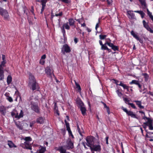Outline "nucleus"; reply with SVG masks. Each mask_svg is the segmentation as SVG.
<instances>
[{
	"instance_id": "11",
	"label": "nucleus",
	"mask_w": 153,
	"mask_h": 153,
	"mask_svg": "<svg viewBox=\"0 0 153 153\" xmlns=\"http://www.w3.org/2000/svg\"><path fill=\"white\" fill-rule=\"evenodd\" d=\"M131 34L134 38H135L137 41H139L140 43L142 44L143 43V39L140 38L137 34L135 33L133 30H132L131 32Z\"/></svg>"
},
{
	"instance_id": "55",
	"label": "nucleus",
	"mask_w": 153,
	"mask_h": 153,
	"mask_svg": "<svg viewBox=\"0 0 153 153\" xmlns=\"http://www.w3.org/2000/svg\"><path fill=\"white\" fill-rule=\"evenodd\" d=\"M58 109V107L57 104V103L56 102L54 103V110H56Z\"/></svg>"
},
{
	"instance_id": "23",
	"label": "nucleus",
	"mask_w": 153,
	"mask_h": 153,
	"mask_svg": "<svg viewBox=\"0 0 153 153\" xmlns=\"http://www.w3.org/2000/svg\"><path fill=\"white\" fill-rule=\"evenodd\" d=\"M127 115L128 116H130L132 118L137 119V117L136 114H134L133 112L132 111H129V112L128 114Z\"/></svg>"
},
{
	"instance_id": "22",
	"label": "nucleus",
	"mask_w": 153,
	"mask_h": 153,
	"mask_svg": "<svg viewBox=\"0 0 153 153\" xmlns=\"http://www.w3.org/2000/svg\"><path fill=\"white\" fill-rule=\"evenodd\" d=\"M76 102L77 104L78 105V107L79 108L84 106V103L81 99L77 100Z\"/></svg>"
},
{
	"instance_id": "34",
	"label": "nucleus",
	"mask_w": 153,
	"mask_h": 153,
	"mask_svg": "<svg viewBox=\"0 0 153 153\" xmlns=\"http://www.w3.org/2000/svg\"><path fill=\"white\" fill-rule=\"evenodd\" d=\"M6 60L2 61L0 64V68L3 69L4 67H5V64L6 63Z\"/></svg>"
},
{
	"instance_id": "26",
	"label": "nucleus",
	"mask_w": 153,
	"mask_h": 153,
	"mask_svg": "<svg viewBox=\"0 0 153 153\" xmlns=\"http://www.w3.org/2000/svg\"><path fill=\"white\" fill-rule=\"evenodd\" d=\"M142 75L144 76V77L145 79L144 80L145 81H148L149 79V75L147 73H142Z\"/></svg>"
},
{
	"instance_id": "47",
	"label": "nucleus",
	"mask_w": 153,
	"mask_h": 153,
	"mask_svg": "<svg viewBox=\"0 0 153 153\" xmlns=\"http://www.w3.org/2000/svg\"><path fill=\"white\" fill-rule=\"evenodd\" d=\"M107 48L108 47L105 45V44H104L101 46V49L102 50H105L107 49Z\"/></svg>"
},
{
	"instance_id": "41",
	"label": "nucleus",
	"mask_w": 153,
	"mask_h": 153,
	"mask_svg": "<svg viewBox=\"0 0 153 153\" xmlns=\"http://www.w3.org/2000/svg\"><path fill=\"white\" fill-rule=\"evenodd\" d=\"M8 145L10 148H12L14 146V144H13V142L10 141H8Z\"/></svg>"
},
{
	"instance_id": "51",
	"label": "nucleus",
	"mask_w": 153,
	"mask_h": 153,
	"mask_svg": "<svg viewBox=\"0 0 153 153\" xmlns=\"http://www.w3.org/2000/svg\"><path fill=\"white\" fill-rule=\"evenodd\" d=\"M6 99L10 102H12L13 101L12 98L10 96L7 97Z\"/></svg>"
},
{
	"instance_id": "9",
	"label": "nucleus",
	"mask_w": 153,
	"mask_h": 153,
	"mask_svg": "<svg viewBox=\"0 0 153 153\" xmlns=\"http://www.w3.org/2000/svg\"><path fill=\"white\" fill-rule=\"evenodd\" d=\"M20 146L24 149L30 150L32 149L31 144L30 143V142H24V143H21L20 144Z\"/></svg>"
},
{
	"instance_id": "10",
	"label": "nucleus",
	"mask_w": 153,
	"mask_h": 153,
	"mask_svg": "<svg viewBox=\"0 0 153 153\" xmlns=\"http://www.w3.org/2000/svg\"><path fill=\"white\" fill-rule=\"evenodd\" d=\"M37 1L39 2H40L41 3L42 7L41 9L40 13L42 14L43 12L44 11L46 6V3L48 1V0H40V1L38 0Z\"/></svg>"
},
{
	"instance_id": "6",
	"label": "nucleus",
	"mask_w": 153,
	"mask_h": 153,
	"mask_svg": "<svg viewBox=\"0 0 153 153\" xmlns=\"http://www.w3.org/2000/svg\"><path fill=\"white\" fill-rule=\"evenodd\" d=\"M70 28V26L68 25V23H65L63 24V26L61 27V30L63 34V36L64 38L65 37L66 35V31L65 29L69 30Z\"/></svg>"
},
{
	"instance_id": "63",
	"label": "nucleus",
	"mask_w": 153,
	"mask_h": 153,
	"mask_svg": "<svg viewBox=\"0 0 153 153\" xmlns=\"http://www.w3.org/2000/svg\"><path fill=\"white\" fill-rule=\"evenodd\" d=\"M10 93L8 92H6L5 94L4 95L6 97H9L10 96Z\"/></svg>"
},
{
	"instance_id": "15",
	"label": "nucleus",
	"mask_w": 153,
	"mask_h": 153,
	"mask_svg": "<svg viewBox=\"0 0 153 153\" xmlns=\"http://www.w3.org/2000/svg\"><path fill=\"white\" fill-rule=\"evenodd\" d=\"M68 23L70 26H73L74 27H76L75 25V21L72 18H70L68 19Z\"/></svg>"
},
{
	"instance_id": "56",
	"label": "nucleus",
	"mask_w": 153,
	"mask_h": 153,
	"mask_svg": "<svg viewBox=\"0 0 153 153\" xmlns=\"http://www.w3.org/2000/svg\"><path fill=\"white\" fill-rule=\"evenodd\" d=\"M68 133L69 135V136H71L72 138H74V136L73 135V134L72 132L71 131L68 132Z\"/></svg>"
},
{
	"instance_id": "39",
	"label": "nucleus",
	"mask_w": 153,
	"mask_h": 153,
	"mask_svg": "<svg viewBox=\"0 0 153 153\" xmlns=\"http://www.w3.org/2000/svg\"><path fill=\"white\" fill-rule=\"evenodd\" d=\"M75 85L76 86V88L78 89V91L79 92H80L81 91V88L80 85L79 84L75 82Z\"/></svg>"
},
{
	"instance_id": "13",
	"label": "nucleus",
	"mask_w": 153,
	"mask_h": 153,
	"mask_svg": "<svg viewBox=\"0 0 153 153\" xmlns=\"http://www.w3.org/2000/svg\"><path fill=\"white\" fill-rule=\"evenodd\" d=\"M132 12H133V11L128 10L127 11V14L129 16H128L129 19H135V14H134L132 13Z\"/></svg>"
},
{
	"instance_id": "59",
	"label": "nucleus",
	"mask_w": 153,
	"mask_h": 153,
	"mask_svg": "<svg viewBox=\"0 0 153 153\" xmlns=\"http://www.w3.org/2000/svg\"><path fill=\"white\" fill-rule=\"evenodd\" d=\"M54 113L55 114H57L58 116H59L60 115V114L59 113V111L58 110H54Z\"/></svg>"
},
{
	"instance_id": "16",
	"label": "nucleus",
	"mask_w": 153,
	"mask_h": 153,
	"mask_svg": "<svg viewBox=\"0 0 153 153\" xmlns=\"http://www.w3.org/2000/svg\"><path fill=\"white\" fill-rule=\"evenodd\" d=\"M67 146L69 149H72L74 146V143L70 139H69L67 142Z\"/></svg>"
},
{
	"instance_id": "8",
	"label": "nucleus",
	"mask_w": 153,
	"mask_h": 153,
	"mask_svg": "<svg viewBox=\"0 0 153 153\" xmlns=\"http://www.w3.org/2000/svg\"><path fill=\"white\" fill-rule=\"evenodd\" d=\"M52 71V68L48 66L45 69V72L48 76L52 78V75L55 76V75L53 73V71Z\"/></svg>"
},
{
	"instance_id": "4",
	"label": "nucleus",
	"mask_w": 153,
	"mask_h": 153,
	"mask_svg": "<svg viewBox=\"0 0 153 153\" xmlns=\"http://www.w3.org/2000/svg\"><path fill=\"white\" fill-rule=\"evenodd\" d=\"M71 51L70 47L67 44H65L63 45L61 50V52L63 54L65 55V53H69Z\"/></svg>"
},
{
	"instance_id": "46",
	"label": "nucleus",
	"mask_w": 153,
	"mask_h": 153,
	"mask_svg": "<svg viewBox=\"0 0 153 153\" xmlns=\"http://www.w3.org/2000/svg\"><path fill=\"white\" fill-rule=\"evenodd\" d=\"M111 49L115 51H119V47L118 46L114 45L111 48Z\"/></svg>"
},
{
	"instance_id": "17",
	"label": "nucleus",
	"mask_w": 153,
	"mask_h": 153,
	"mask_svg": "<svg viewBox=\"0 0 153 153\" xmlns=\"http://www.w3.org/2000/svg\"><path fill=\"white\" fill-rule=\"evenodd\" d=\"M129 84L130 85L135 84L137 85L138 87L139 86H140V85H141L139 81L136 80H132L131 82H129Z\"/></svg>"
},
{
	"instance_id": "64",
	"label": "nucleus",
	"mask_w": 153,
	"mask_h": 153,
	"mask_svg": "<svg viewBox=\"0 0 153 153\" xmlns=\"http://www.w3.org/2000/svg\"><path fill=\"white\" fill-rule=\"evenodd\" d=\"M11 115L13 117H15V116L16 115V114L13 112H11Z\"/></svg>"
},
{
	"instance_id": "35",
	"label": "nucleus",
	"mask_w": 153,
	"mask_h": 153,
	"mask_svg": "<svg viewBox=\"0 0 153 153\" xmlns=\"http://www.w3.org/2000/svg\"><path fill=\"white\" fill-rule=\"evenodd\" d=\"M119 85L122 87L124 89L128 88V86L126 85L123 84L122 81H120L119 83Z\"/></svg>"
},
{
	"instance_id": "60",
	"label": "nucleus",
	"mask_w": 153,
	"mask_h": 153,
	"mask_svg": "<svg viewBox=\"0 0 153 153\" xmlns=\"http://www.w3.org/2000/svg\"><path fill=\"white\" fill-rule=\"evenodd\" d=\"M149 138H150V139L149 140L150 141H153V136H152L151 135H149Z\"/></svg>"
},
{
	"instance_id": "40",
	"label": "nucleus",
	"mask_w": 153,
	"mask_h": 153,
	"mask_svg": "<svg viewBox=\"0 0 153 153\" xmlns=\"http://www.w3.org/2000/svg\"><path fill=\"white\" fill-rule=\"evenodd\" d=\"M77 22H78L79 24H81V22H82L83 20H84V18L83 16H82L80 18L76 19H75Z\"/></svg>"
},
{
	"instance_id": "31",
	"label": "nucleus",
	"mask_w": 153,
	"mask_h": 153,
	"mask_svg": "<svg viewBox=\"0 0 153 153\" xmlns=\"http://www.w3.org/2000/svg\"><path fill=\"white\" fill-rule=\"evenodd\" d=\"M147 13L149 17L150 18L151 20L153 22V16L152 15V13H151L149 10V9H147Z\"/></svg>"
},
{
	"instance_id": "48",
	"label": "nucleus",
	"mask_w": 153,
	"mask_h": 153,
	"mask_svg": "<svg viewBox=\"0 0 153 153\" xmlns=\"http://www.w3.org/2000/svg\"><path fill=\"white\" fill-rule=\"evenodd\" d=\"M106 37V35H100L99 36L100 38V39L101 40H103L105 39Z\"/></svg>"
},
{
	"instance_id": "45",
	"label": "nucleus",
	"mask_w": 153,
	"mask_h": 153,
	"mask_svg": "<svg viewBox=\"0 0 153 153\" xmlns=\"http://www.w3.org/2000/svg\"><path fill=\"white\" fill-rule=\"evenodd\" d=\"M116 92L119 97H121L123 94L120 91L119 89H118L116 91Z\"/></svg>"
},
{
	"instance_id": "38",
	"label": "nucleus",
	"mask_w": 153,
	"mask_h": 153,
	"mask_svg": "<svg viewBox=\"0 0 153 153\" xmlns=\"http://www.w3.org/2000/svg\"><path fill=\"white\" fill-rule=\"evenodd\" d=\"M143 23L144 27L146 29H147L149 27H150L148 23H147L145 20L143 21Z\"/></svg>"
},
{
	"instance_id": "20",
	"label": "nucleus",
	"mask_w": 153,
	"mask_h": 153,
	"mask_svg": "<svg viewBox=\"0 0 153 153\" xmlns=\"http://www.w3.org/2000/svg\"><path fill=\"white\" fill-rule=\"evenodd\" d=\"M63 15L62 11L60 10L59 9L58 11H57L55 13V16L57 17H62Z\"/></svg>"
},
{
	"instance_id": "1",
	"label": "nucleus",
	"mask_w": 153,
	"mask_h": 153,
	"mask_svg": "<svg viewBox=\"0 0 153 153\" xmlns=\"http://www.w3.org/2000/svg\"><path fill=\"white\" fill-rule=\"evenodd\" d=\"M28 85L30 88L33 91L38 90L39 88V84L36 82V79L31 73H30L29 74Z\"/></svg>"
},
{
	"instance_id": "2",
	"label": "nucleus",
	"mask_w": 153,
	"mask_h": 153,
	"mask_svg": "<svg viewBox=\"0 0 153 153\" xmlns=\"http://www.w3.org/2000/svg\"><path fill=\"white\" fill-rule=\"evenodd\" d=\"M0 15L4 17V20H8L9 18V13L7 10L4 9L1 7H0Z\"/></svg>"
},
{
	"instance_id": "53",
	"label": "nucleus",
	"mask_w": 153,
	"mask_h": 153,
	"mask_svg": "<svg viewBox=\"0 0 153 153\" xmlns=\"http://www.w3.org/2000/svg\"><path fill=\"white\" fill-rule=\"evenodd\" d=\"M146 126H149V129L150 130H153V126H152V124H149L146 125Z\"/></svg>"
},
{
	"instance_id": "44",
	"label": "nucleus",
	"mask_w": 153,
	"mask_h": 153,
	"mask_svg": "<svg viewBox=\"0 0 153 153\" xmlns=\"http://www.w3.org/2000/svg\"><path fill=\"white\" fill-rule=\"evenodd\" d=\"M78 132L79 133V134L82 137L83 136L82 134L84 133V131L82 128L81 129H80L79 130H78Z\"/></svg>"
},
{
	"instance_id": "5",
	"label": "nucleus",
	"mask_w": 153,
	"mask_h": 153,
	"mask_svg": "<svg viewBox=\"0 0 153 153\" xmlns=\"http://www.w3.org/2000/svg\"><path fill=\"white\" fill-rule=\"evenodd\" d=\"M31 108L32 110L37 113L40 112V109L37 104L31 102H30Z\"/></svg>"
},
{
	"instance_id": "54",
	"label": "nucleus",
	"mask_w": 153,
	"mask_h": 153,
	"mask_svg": "<svg viewBox=\"0 0 153 153\" xmlns=\"http://www.w3.org/2000/svg\"><path fill=\"white\" fill-rule=\"evenodd\" d=\"M31 10H30V12L32 13L33 14V15H35V14H34V7L33 6H32L31 7Z\"/></svg>"
},
{
	"instance_id": "43",
	"label": "nucleus",
	"mask_w": 153,
	"mask_h": 153,
	"mask_svg": "<svg viewBox=\"0 0 153 153\" xmlns=\"http://www.w3.org/2000/svg\"><path fill=\"white\" fill-rule=\"evenodd\" d=\"M123 100L125 102L126 104L128 105V103H130L129 102L130 101L127 98L123 97Z\"/></svg>"
},
{
	"instance_id": "50",
	"label": "nucleus",
	"mask_w": 153,
	"mask_h": 153,
	"mask_svg": "<svg viewBox=\"0 0 153 153\" xmlns=\"http://www.w3.org/2000/svg\"><path fill=\"white\" fill-rule=\"evenodd\" d=\"M112 80L114 81V83L115 84H116L117 85H119V81L118 80H116V79H112Z\"/></svg>"
},
{
	"instance_id": "58",
	"label": "nucleus",
	"mask_w": 153,
	"mask_h": 153,
	"mask_svg": "<svg viewBox=\"0 0 153 153\" xmlns=\"http://www.w3.org/2000/svg\"><path fill=\"white\" fill-rule=\"evenodd\" d=\"M147 30L149 31L151 33H153V30H152L150 27H149Z\"/></svg>"
},
{
	"instance_id": "52",
	"label": "nucleus",
	"mask_w": 153,
	"mask_h": 153,
	"mask_svg": "<svg viewBox=\"0 0 153 153\" xmlns=\"http://www.w3.org/2000/svg\"><path fill=\"white\" fill-rule=\"evenodd\" d=\"M128 105H131V107L134 109H136V107L134 104L132 103H128Z\"/></svg>"
},
{
	"instance_id": "25",
	"label": "nucleus",
	"mask_w": 153,
	"mask_h": 153,
	"mask_svg": "<svg viewBox=\"0 0 153 153\" xmlns=\"http://www.w3.org/2000/svg\"><path fill=\"white\" fill-rule=\"evenodd\" d=\"M46 150V148L45 147L41 146V148L39 149L38 152L37 151L36 153H44Z\"/></svg>"
},
{
	"instance_id": "12",
	"label": "nucleus",
	"mask_w": 153,
	"mask_h": 153,
	"mask_svg": "<svg viewBox=\"0 0 153 153\" xmlns=\"http://www.w3.org/2000/svg\"><path fill=\"white\" fill-rule=\"evenodd\" d=\"M55 149L59 152L60 153H70L68 152H67L66 150L64 149L62 146H59L58 148L56 147Z\"/></svg>"
},
{
	"instance_id": "27",
	"label": "nucleus",
	"mask_w": 153,
	"mask_h": 153,
	"mask_svg": "<svg viewBox=\"0 0 153 153\" xmlns=\"http://www.w3.org/2000/svg\"><path fill=\"white\" fill-rule=\"evenodd\" d=\"M64 121L66 126V130L68 131V132L71 131L69 123L67 122L66 120H65Z\"/></svg>"
},
{
	"instance_id": "49",
	"label": "nucleus",
	"mask_w": 153,
	"mask_h": 153,
	"mask_svg": "<svg viewBox=\"0 0 153 153\" xmlns=\"http://www.w3.org/2000/svg\"><path fill=\"white\" fill-rule=\"evenodd\" d=\"M121 109L123 110L124 111V112H126V114H128V113L129 112V111H128V110H127V109L126 108H124L122 106L121 108Z\"/></svg>"
},
{
	"instance_id": "3",
	"label": "nucleus",
	"mask_w": 153,
	"mask_h": 153,
	"mask_svg": "<svg viewBox=\"0 0 153 153\" xmlns=\"http://www.w3.org/2000/svg\"><path fill=\"white\" fill-rule=\"evenodd\" d=\"M95 139L94 137L91 136H87L85 139L87 143L86 145L90 147V146L94 144V142Z\"/></svg>"
},
{
	"instance_id": "57",
	"label": "nucleus",
	"mask_w": 153,
	"mask_h": 153,
	"mask_svg": "<svg viewBox=\"0 0 153 153\" xmlns=\"http://www.w3.org/2000/svg\"><path fill=\"white\" fill-rule=\"evenodd\" d=\"M107 4L108 5H110L112 2V0H107Z\"/></svg>"
},
{
	"instance_id": "18",
	"label": "nucleus",
	"mask_w": 153,
	"mask_h": 153,
	"mask_svg": "<svg viewBox=\"0 0 153 153\" xmlns=\"http://www.w3.org/2000/svg\"><path fill=\"white\" fill-rule=\"evenodd\" d=\"M79 108L83 116H84L86 115V109L84 106Z\"/></svg>"
},
{
	"instance_id": "28",
	"label": "nucleus",
	"mask_w": 153,
	"mask_h": 153,
	"mask_svg": "<svg viewBox=\"0 0 153 153\" xmlns=\"http://www.w3.org/2000/svg\"><path fill=\"white\" fill-rule=\"evenodd\" d=\"M23 116V113L22 110H21V111L19 115H18V113H17L16 115L15 116V118H18V119H19L20 118L22 117Z\"/></svg>"
},
{
	"instance_id": "61",
	"label": "nucleus",
	"mask_w": 153,
	"mask_h": 153,
	"mask_svg": "<svg viewBox=\"0 0 153 153\" xmlns=\"http://www.w3.org/2000/svg\"><path fill=\"white\" fill-rule=\"evenodd\" d=\"M140 14V15L142 19L144 17L145 15V14L143 11Z\"/></svg>"
},
{
	"instance_id": "36",
	"label": "nucleus",
	"mask_w": 153,
	"mask_h": 153,
	"mask_svg": "<svg viewBox=\"0 0 153 153\" xmlns=\"http://www.w3.org/2000/svg\"><path fill=\"white\" fill-rule=\"evenodd\" d=\"M119 85L122 87L124 89L128 88V86L126 85L123 84L122 81H120L119 83Z\"/></svg>"
},
{
	"instance_id": "14",
	"label": "nucleus",
	"mask_w": 153,
	"mask_h": 153,
	"mask_svg": "<svg viewBox=\"0 0 153 153\" xmlns=\"http://www.w3.org/2000/svg\"><path fill=\"white\" fill-rule=\"evenodd\" d=\"M44 119L42 117L39 116L37 117L36 122L37 123L42 124L44 123Z\"/></svg>"
},
{
	"instance_id": "7",
	"label": "nucleus",
	"mask_w": 153,
	"mask_h": 153,
	"mask_svg": "<svg viewBox=\"0 0 153 153\" xmlns=\"http://www.w3.org/2000/svg\"><path fill=\"white\" fill-rule=\"evenodd\" d=\"M90 148L92 152H93V151L100 152L101 150V146L99 144L94 145H94L90 146Z\"/></svg>"
},
{
	"instance_id": "62",
	"label": "nucleus",
	"mask_w": 153,
	"mask_h": 153,
	"mask_svg": "<svg viewBox=\"0 0 153 153\" xmlns=\"http://www.w3.org/2000/svg\"><path fill=\"white\" fill-rule=\"evenodd\" d=\"M54 16H55V15H54V14L53 12H51V20L52 21V22L53 21V19Z\"/></svg>"
},
{
	"instance_id": "29",
	"label": "nucleus",
	"mask_w": 153,
	"mask_h": 153,
	"mask_svg": "<svg viewBox=\"0 0 153 153\" xmlns=\"http://www.w3.org/2000/svg\"><path fill=\"white\" fill-rule=\"evenodd\" d=\"M12 77L10 75H8L7 78V82L8 85H9L12 81Z\"/></svg>"
},
{
	"instance_id": "19",
	"label": "nucleus",
	"mask_w": 153,
	"mask_h": 153,
	"mask_svg": "<svg viewBox=\"0 0 153 153\" xmlns=\"http://www.w3.org/2000/svg\"><path fill=\"white\" fill-rule=\"evenodd\" d=\"M4 71L3 69L0 68V80H3L4 77Z\"/></svg>"
},
{
	"instance_id": "24",
	"label": "nucleus",
	"mask_w": 153,
	"mask_h": 153,
	"mask_svg": "<svg viewBox=\"0 0 153 153\" xmlns=\"http://www.w3.org/2000/svg\"><path fill=\"white\" fill-rule=\"evenodd\" d=\"M5 108L4 106H1L0 107V112L4 115L5 114Z\"/></svg>"
},
{
	"instance_id": "32",
	"label": "nucleus",
	"mask_w": 153,
	"mask_h": 153,
	"mask_svg": "<svg viewBox=\"0 0 153 153\" xmlns=\"http://www.w3.org/2000/svg\"><path fill=\"white\" fill-rule=\"evenodd\" d=\"M101 102L103 105L104 107L106 108L107 112L108 113V114H109L110 113V111L109 107L108 106H107L106 104L104 102Z\"/></svg>"
},
{
	"instance_id": "30",
	"label": "nucleus",
	"mask_w": 153,
	"mask_h": 153,
	"mask_svg": "<svg viewBox=\"0 0 153 153\" xmlns=\"http://www.w3.org/2000/svg\"><path fill=\"white\" fill-rule=\"evenodd\" d=\"M59 1L66 4H70L71 2V0H58Z\"/></svg>"
},
{
	"instance_id": "37",
	"label": "nucleus",
	"mask_w": 153,
	"mask_h": 153,
	"mask_svg": "<svg viewBox=\"0 0 153 153\" xmlns=\"http://www.w3.org/2000/svg\"><path fill=\"white\" fill-rule=\"evenodd\" d=\"M148 121L147 122L144 123V124L145 125H149V124H152V120L150 119L149 118L147 120Z\"/></svg>"
},
{
	"instance_id": "42",
	"label": "nucleus",
	"mask_w": 153,
	"mask_h": 153,
	"mask_svg": "<svg viewBox=\"0 0 153 153\" xmlns=\"http://www.w3.org/2000/svg\"><path fill=\"white\" fill-rule=\"evenodd\" d=\"M140 2L141 4L142 5H143L144 7V8L146 7V2L143 0H138Z\"/></svg>"
},
{
	"instance_id": "33",
	"label": "nucleus",
	"mask_w": 153,
	"mask_h": 153,
	"mask_svg": "<svg viewBox=\"0 0 153 153\" xmlns=\"http://www.w3.org/2000/svg\"><path fill=\"white\" fill-rule=\"evenodd\" d=\"M23 139L26 142H29L30 141H31L32 140L31 138L30 137H25V138H23Z\"/></svg>"
},
{
	"instance_id": "21",
	"label": "nucleus",
	"mask_w": 153,
	"mask_h": 153,
	"mask_svg": "<svg viewBox=\"0 0 153 153\" xmlns=\"http://www.w3.org/2000/svg\"><path fill=\"white\" fill-rule=\"evenodd\" d=\"M134 102L136 103V105L140 108L141 109H143L144 108V106L141 105L142 102L141 101L138 100H135L134 101Z\"/></svg>"
}]
</instances>
